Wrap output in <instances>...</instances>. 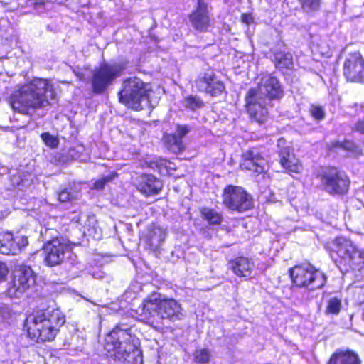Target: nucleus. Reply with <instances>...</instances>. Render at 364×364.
I'll return each mask as SVG.
<instances>
[{
	"label": "nucleus",
	"mask_w": 364,
	"mask_h": 364,
	"mask_svg": "<svg viewBox=\"0 0 364 364\" xmlns=\"http://www.w3.org/2000/svg\"><path fill=\"white\" fill-rule=\"evenodd\" d=\"M190 22L197 31H204L210 26V18L208 15L207 4L198 0L196 10L190 16Z\"/></svg>",
	"instance_id": "18"
},
{
	"label": "nucleus",
	"mask_w": 364,
	"mask_h": 364,
	"mask_svg": "<svg viewBox=\"0 0 364 364\" xmlns=\"http://www.w3.org/2000/svg\"><path fill=\"white\" fill-rule=\"evenodd\" d=\"M331 257L336 254L345 262H350L358 252L352 241L343 237H338L327 243Z\"/></svg>",
	"instance_id": "11"
},
{
	"label": "nucleus",
	"mask_w": 364,
	"mask_h": 364,
	"mask_svg": "<svg viewBox=\"0 0 364 364\" xmlns=\"http://www.w3.org/2000/svg\"><path fill=\"white\" fill-rule=\"evenodd\" d=\"M223 203L232 210L243 212L253 207L252 196L240 186H228L223 193Z\"/></svg>",
	"instance_id": "7"
},
{
	"label": "nucleus",
	"mask_w": 364,
	"mask_h": 364,
	"mask_svg": "<svg viewBox=\"0 0 364 364\" xmlns=\"http://www.w3.org/2000/svg\"><path fill=\"white\" fill-rule=\"evenodd\" d=\"M341 309V299L337 297L331 298L325 310L327 314H338Z\"/></svg>",
	"instance_id": "28"
},
{
	"label": "nucleus",
	"mask_w": 364,
	"mask_h": 364,
	"mask_svg": "<svg viewBox=\"0 0 364 364\" xmlns=\"http://www.w3.org/2000/svg\"><path fill=\"white\" fill-rule=\"evenodd\" d=\"M322 183L330 193L341 194L348 191L349 180L345 173L332 168L322 175Z\"/></svg>",
	"instance_id": "9"
},
{
	"label": "nucleus",
	"mask_w": 364,
	"mask_h": 364,
	"mask_svg": "<svg viewBox=\"0 0 364 364\" xmlns=\"http://www.w3.org/2000/svg\"><path fill=\"white\" fill-rule=\"evenodd\" d=\"M267 166L266 159L256 149L248 150L242 155L240 164L242 169L259 174L264 171Z\"/></svg>",
	"instance_id": "15"
},
{
	"label": "nucleus",
	"mask_w": 364,
	"mask_h": 364,
	"mask_svg": "<svg viewBox=\"0 0 364 364\" xmlns=\"http://www.w3.org/2000/svg\"><path fill=\"white\" fill-rule=\"evenodd\" d=\"M9 270L7 265L2 262H0V282L6 279Z\"/></svg>",
	"instance_id": "39"
},
{
	"label": "nucleus",
	"mask_w": 364,
	"mask_h": 364,
	"mask_svg": "<svg viewBox=\"0 0 364 364\" xmlns=\"http://www.w3.org/2000/svg\"><path fill=\"white\" fill-rule=\"evenodd\" d=\"M123 68L117 64H104L96 68L92 74V86L95 93L103 92L119 77Z\"/></svg>",
	"instance_id": "8"
},
{
	"label": "nucleus",
	"mask_w": 364,
	"mask_h": 364,
	"mask_svg": "<svg viewBox=\"0 0 364 364\" xmlns=\"http://www.w3.org/2000/svg\"><path fill=\"white\" fill-rule=\"evenodd\" d=\"M189 132L186 126L178 125L176 133L173 134H166L164 136V140L168 144L169 149L175 154H178L184 149L182 142V138Z\"/></svg>",
	"instance_id": "20"
},
{
	"label": "nucleus",
	"mask_w": 364,
	"mask_h": 364,
	"mask_svg": "<svg viewBox=\"0 0 364 364\" xmlns=\"http://www.w3.org/2000/svg\"><path fill=\"white\" fill-rule=\"evenodd\" d=\"M289 274L296 286L311 289L321 288L326 281L324 274L310 264L296 265L290 269Z\"/></svg>",
	"instance_id": "6"
},
{
	"label": "nucleus",
	"mask_w": 364,
	"mask_h": 364,
	"mask_svg": "<svg viewBox=\"0 0 364 364\" xmlns=\"http://www.w3.org/2000/svg\"><path fill=\"white\" fill-rule=\"evenodd\" d=\"M183 105L191 109H196L203 106V101L196 96L189 95L184 98Z\"/></svg>",
	"instance_id": "29"
},
{
	"label": "nucleus",
	"mask_w": 364,
	"mask_h": 364,
	"mask_svg": "<svg viewBox=\"0 0 364 364\" xmlns=\"http://www.w3.org/2000/svg\"><path fill=\"white\" fill-rule=\"evenodd\" d=\"M139 341L130 330L117 326L105 338V348L114 364H142Z\"/></svg>",
	"instance_id": "3"
},
{
	"label": "nucleus",
	"mask_w": 364,
	"mask_h": 364,
	"mask_svg": "<svg viewBox=\"0 0 364 364\" xmlns=\"http://www.w3.org/2000/svg\"><path fill=\"white\" fill-rule=\"evenodd\" d=\"M302 9L307 13L317 11L320 7L321 0H299Z\"/></svg>",
	"instance_id": "30"
},
{
	"label": "nucleus",
	"mask_w": 364,
	"mask_h": 364,
	"mask_svg": "<svg viewBox=\"0 0 364 364\" xmlns=\"http://www.w3.org/2000/svg\"><path fill=\"white\" fill-rule=\"evenodd\" d=\"M41 137L46 146L50 149H55L59 144V140L58 137L51 135L48 132H44L41 134Z\"/></svg>",
	"instance_id": "32"
},
{
	"label": "nucleus",
	"mask_w": 364,
	"mask_h": 364,
	"mask_svg": "<svg viewBox=\"0 0 364 364\" xmlns=\"http://www.w3.org/2000/svg\"><path fill=\"white\" fill-rule=\"evenodd\" d=\"M46 316H49V312L39 311L28 316L25 322V328L28 336L36 342H41V336L43 333Z\"/></svg>",
	"instance_id": "14"
},
{
	"label": "nucleus",
	"mask_w": 364,
	"mask_h": 364,
	"mask_svg": "<svg viewBox=\"0 0 364 364\" xmlns=\"http://www.w3.org/2000/svg\"><path fill=\"white\" fill-rule=\"evenodd\" d=\"M55 98L53 86L49 80L34 78L16 87L9 97V104L14 112L33 116L37 110L50 105Z\"/></svg>",
	"instance_id": "1"
},
{
	"label": "nucleus",
	"mask_w": 364,
	"mask_h": 364,
	"mask_svg": "<svg viewBox=\"0 0 364 364\" xmlns=\"http://www.w3.org/2000/svg\"><path fill=\"white\" fill-rule=\"evenodd\" d=\"M334 147H340L351 153L353 156H357L361 154V150L350 141H346L343 143L337 142Z\"/></svg>",
	"instance_id": "31"
},
{
	"label": "nucleus",
	"mask_w": 364,
	"mask_h": 364,
	"mask_svg": "<svg viewBox=\"0 0 364 364\" xmlns=\"http://www.w3.org/2000/svg\"><path fill=\"white\" fill-rule=\"evenodd\" d=\"M116 176V173H112L111 174L96 181L93 185V188L97 190L102 189L107 182L114 179Z\"/></svg>",
	"instance_id": "34"
},
{
	"label": "nucleus",
	"mask_w": 364,
	"mask_h": 364,
	"mask_svg": "<svg viewBox=\"0 0 364 364\" xmlns=\"http://www.w3.org/2000/svg\"><path fill=\"white\" fill-rule=\"evenodd\" d=\"M142 311L144 314H156L162 319L171 321L181 320L185 317L181 304L176 299H161L155 295L144 301Z\"/></svg>",
	"instance_id": "5"
},
{
	"label": "nucleus",
	"mask_w": 364,
	"mask_h": 364,
	"mask_svg": "<svg viewBox=\"0 0 364 364\" xmlns=\"http://www.w3.org/2000/svg\"><path fill=\"white\" fill-rule=\"evenodd\" d=\"M0 253L6 255L18 253V246L14 244V235L9 231L0 234Z\"/></svg>",
	"instance_id": "24"
},
{
	"label": "nucleus",
	"mask_w": 364,
	"mask_h": 364,
	"mask_svg": "<svg viewBox=\"0 0 364 364\" xmlns=\"http://www.w3.org/2000/svg\"><path fill=\"white\" fill-rule=\"evenodd\" d=\"M19 283L20 281H18L17 277L14 275V272L13 279L9 282L6 290L7 294L9 297L18 298L25 292L24 289H21V284L19 285Z\"/></svg>",
	"instance_id": "27"
},
{
	"label": "nucleus",
	"mask_w": 364,
	"mask_h": 364,
	"mask_svg": "<svg viewBox=\"0 0 364 364\" xmlns=\"http://www.w3.org/2000/svg\"><path fill=\"white\" fill-rule=\"evenodd\" d=\"M282 95V90L278 80L269 74L263 75L257 87L250 89L246 95V107L250 117L259 123L264 122L270 100Z\"/></svg>",
	"instance_id": "2"
},
{
	"label": "nucleus",
	"mask_w": 364,
	"mask_h": 364,
	"mask_svg": "<svg viewBox=\"0 0 364 364\" xmlns=\"http://www.w3.org/2000/svg\"><path fill=\"white\" fill-rule=\"evenodd\" d=\"M14 275L17 277L18 281H20L21 289L26 291L35 282L33 272L31 267L27 266L20 267L14 270Z\"/></svg>",
	"instance_id": "23"
},
{
	"label": "nucleus",
	"mask_w": 364,
	"mask_h": 364,
	"mask_svg": "<svg viewBox=\"0 0 364 364\" xmlns=\"http://www.w3.org/2000/svg\"><path fill=\"white\" fill-rule=\"evenodd\" d=\"M123 89L119 92V100L128 107L138 110L142 108V103L154 106L157 100H153V91L149 85L144 84L139 78L132 77L123 82Z\"/></svg>",
	"instance_id": "4"
},
{
	"label": "nucleus",
	"mask_w": 364,
	"mask_h": 364,
	"mask_svg": "<svg viewBox=\"0 0 364 364\" xmlns=\"http://www.w3.org/2000/svg\"><path fill=\"white\" fill-rule=\"evenodd\" d=\"M46 312H49V316H46L43 333L41 336V342L54 339L59 328L65 322V316L59 309H47Z\"/></svg>",
	"instance_id": "12"
},
{
	"label": "nucleus",
	"mask_w": 364,
	"mask_h": 364,
	"mask_svg": "<svg viewBox=\"0 0 364 364\" xmlns=\"http://www.w3.org/2000/svg\"><path fill=\"white\" fill-rule=\"evenodd\" d=\"M275 65L277 68H290L292 65V55L289 53L279 52L274 55Z\"/></svg>",
	"instance_id": "26"
},
{
	"label": "nucleus",
	"mask_w": 364,
	"mask_h": 364,
	"mask_svg": "<svg viewBox=\"0 0 364 364\" xmlns=\"http://www.w3.org/2000/svg\"><path fill=\"white\" fill-rule=\"evenodd\" d=\"M146 166L152 169L161 167H167L169 162L161 158H156L154 159H149L146 161Z\"/></svg>",
	"instance_id": "33"
},
{
	"label": "nucleus",
	"mask_w": 364,
	"mask_h": 364,
	"mask_svg": "<svg viewBox=\"0 0 364 364\" xmlns=\"http://www.w3.org/2000/svg\"><path fill=\"white\" fill-rule=\"evenodd\" d=\"M328 364H360V360L353 351L337 350L331 355Z\"/></svg>",
	"instance_id": "21"
},
{
	"label": "nucleus",
	"mask_w": 364,
	"mask_h": 364,
	"mask_svg": "<svg viewBox=\"0 0 364 364\" xmlns=\"http://www.w3.org/2000/svg\"><path fill=\"white\" fill-rule=\"evenodd\" d=\"M241 21L245 25L249 26L254 22V18L250 14H242Z\"/></svg>",
	"instance_id": "40"
},
{
	"label": "nucleus",
	"mask_w": 364,
	"mask_h": 364,
	"mask_svg": "<svg viewBox=\"0 0 364 364\" xmlns=\"http://www.w3.org/2000/svg\"><path fill=\"white\" fill-rule=\"evenodd\" d=\"M343 74L350 82H364V58L359 53L348 55L343 64Z\"/></svg>",
	"instance_id": "10"
},
{
	"label": "nucleus",
	"mask_w": 364,
	"mask_h": 364,
	"mask_svg": "<svg viewBox=\"0 0 364 364\" xmlns=\"http://www.w3.org/2000/svg\"><path fill=\"white\" fill-rule=\"evenodd\" d=\"M200 213L203 218L205 220L209 225H220L223 220L221 213L211 208H203L200 210Z\"/></svg>",
	"instance_id": "25"
},
{
	"label": "nucleus",
	"mask_w": 364,
	"mask_h": 364,
	"mask_svg": "<svg viewBox=\"0 0 364 364\" xmlns=\"http://www.w3.org/2000/svg\"><path fill=\"white\" fill-rule=\"evenodd\" d=\"M84 234L92 237L96 240H100L102 237V229H87V232H85Z\"/></svg>",
	"instance_id": "38"
},
{
	"label": "nucleus",
	"mask_w": 364,
	"mask_h": 364,
	"mask_svg": "<svg viewBox=\"0 0 364 364\" xmlns=\"http://www.w3.org/2000/svg\"><path fill=\"white\" fill-rule=\"evenodd\" d=\"M280 164L289 173H299L303 169L299 160L291 155L290 152L286 149L280 151Z\"/></svg>",
	"instance_id": "22"
},
{
	"label": "nucleus",
	"mask_w": 364,
	"mask_h": 364,
	"mask_svg": "<svg viewBox=\"0 0 364 364\" xmlns=\"http://www.w3.org/2000/svg\"><path fill=\"white\" fill-rule=\"evenodd\" d=\"M360 272H361V273H364V262H363V264L358 269Z\"/></svg>",
	"instance_id": "44"
},
{
	"label": "nucleus",
	"mask_w": 364,
	"mask_h": 364,
	"mask_svg": "<svg viewBox=\"0 0 364 364\" xmlns=\"http://www.w3.org/2000/svg\"><path fill=\"white\" fill-rule=\"evenodd\" d=\"M355 130L364 134V121H360L355 125Z\"/></svg>",
	"instance_id": "43"
},
{
	"label": "nucleus",
	"mask_w": 364,
	"mask_h": 364,
	"mask_svg": "<svg viewBox=\"0 0 364 364\" xmlns=\"http://www.w3.org/2000/svg\"><path fill=\"white\" fill-rule=\"evenodd\" d=\"M197 88L201 91L216 96L222 93L225 90L223 83L215 79L212 73H205L204 76L199 77L196 81Z\"/></svg>",
	"instance_id": "16"
},
{
	"label": "nucleus",
	"mask_w": 364,
	"mask_h": 364,
	"mask_svg": "<svg viewBox=\"0 0 364 364\" xmlns=\"http://www.w3.org/2000/svg\"><path fill=\"white\" fill-rule=\"evenodd\" d=\"M311 114L313 117L316 119H322L324 118L325 112L321 107L313 105L311 108Z\"/></svg>",
	"instance_id": "36"
},
{
	"label": "nucleus",
	"mask_w": 364,
	"mask_h": 364,
	"mask_svg": "<svg viewBox=\"0 0 364 364\" xmlns=\"http://www.w3.org/2000/svg\"><path fill=\"white\" fill-rule=\"evenodd\" d=\"M286 144V140L283 138H280L278 139V146L281 149L279 152L281 151H284L285 149L288 151H289V148L287 146H285Z\"/></svg>",
	"instance_id": "42"
},
{
	"label": "nucleus",
	"mask_w": 364,
	"mask_h": 364,
	"mask_svg": "<svg viewBox=\"0 0 364 364\" xmlns=\"http://www.w3.org/2000/svg\"><path fill=\"white\" fill-rule=\"evenodd\" d=\"M70 199V193L67 191H63L58 193V200L60 202H66Z\"/></svg>",
	"instance_id": "41"
},
{
	"label": "nucleus",
	"mask_w": 364,
	"mask_h": 364,
	"mask_svg": "<svg viewBox=\"0 0 364 364\" xmlns=\"http://www.w3.org/2000/svg\"><path fill=\"white\" fill-rule=\"evenodd\" d=\"M14 244L18 246V252L21 248L26 247L28 245V239L24 235H16L14 236Z\"/></svg>",
	"instance_id": "37"
},
{
	"label": "nucleus",
	"mask_w": 364,
	"mask_h": 364,
	"mask_svg": "<svg viewBox=\"0 0 364 364\" xmlns=\"http://www.w3.org/2000/svg\"><path fill=\"white\" fill-rule=\"evenodd\" d=\"M70 251V247L59 239L48 241L45 245V262L48 266L60 264L65 258V255Z\"/></svg>",
	"instance_id": "13"
},
{
	"label": "nucleus",
	"mask_w": 364,
	"mask_h": 364,
	"mask_svg": "<svg viewBox=\"0 0 364 364\" xmlns=\"http://www.w3.org/2000/svg\"><path fill=\"white\" fill-rule=\"evenodd\" d=\"M137 189L145 196L156 194L162 188V183L151 174H143L136 178Z\"/></svg>",
	"instance_id": "17"
},
{
	"label": "nucleus",
	"mask_w": 364,
	"mask_h": 364,
	"mask_svg": "<svg viewBox=\"0 0 364 364\" xmlns=\"http://www.w3.org/2000/svg\"><path fill=\"white\" fill-rule=\"evenodd\" d=\"M195 359L198 363H208L210 359L209 352L205 349L198 350L195 353Z\"/></svg>",
	"instance_id": "35"
},
{
	"label": "nucleus",
	"mask_w": 364,
	"mask_h": 364,
	"mask_svg": "<svg viewBox=\"0 0 364 364\" xmlns=\"http://www.w3.org/2000/svg\"><path fill=\"white\" fill-rule=\"evenodd\" d=\"M254 267L255 264L252 259L245 257H238L228 262V268L240 277H250Z\"/></svg>",
	"instance_id": "19"
}]
</instances>
